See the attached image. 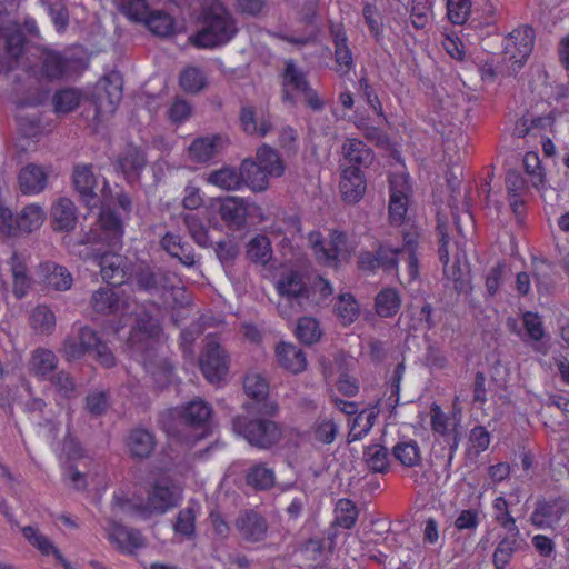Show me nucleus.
<instances>
[{
	"instance_id": "nucleus-9",
	"label": "nucleus",
	"mask_w": 569,
	"mask_h": 569,
	"mask_svg": "<svg viewBox=\"0 0 569 569\" xmlns=\"http://www.w3.org/2000/svg\"><path fill=\"white\" fill-rule=\"evenodd\" d=\"M243 389L251 399L243 406L248 415L274 416L277 413L278 406L267 399L269 385L261 375H247L243 381Z\"/></svg>"
},
{
	"instance_id": "nucleus-12",
	"label": "nucleus",
	"mask_w": 569,
	"mask_h": 569,
	"mask_svg": "<svg viewBox=\"0 0 569 569\" xmlns=\"http://www.w3.org/2000/svg\"><path fill=\"white\" fill-rule=\"evenodd\" d=\"M307 286L298 271L284 272L276 282L279 296L297 312L306 311Z\"/></svg>"
},
{
	"instance_id": "nucleus-32",
	"label": "nucleus",
	"mask_w": 569,
	"mask_h": 569,
	"mask_svg": "<svg viewBox=\"0 0 569 569\" xmlns=\"http://www.w3.org/2000/svg\"><path fill=\"white\" fill-rule=\"evenodd\" d=\"M342 153L345 160L348 162L347 168H362L369 167L373 161V152L366 143L359 139H347L342 144Z\"/></svg>"
},
{
	"instance_id": "nucleus-30",
	"label": "nucleus",
	"mask_w": 569,
	"mask_h": 569,
	"mask_svg": "<svg viewBox=\"0 0 569 569\" xmlns=\"http://www.w3.org/2000/svg\"><path fill=\"white\" fill-rule=\"evenodd\" d=\"M41 62L42 74L50 80L64 78L73 69V61L71 59L52 50H47L42 53Z\"/></svg>"
},
{
	"instance_id": "nucleus-27",
	"label": "nucleus",
	"mask_w": 569,
	"mask_h": 569,
	"mask_svg": "<svg viewBox=\"0 0 569 569\" xmlns=\"http://www.w3.org/2000/svg\"><path fill=\"white\" fill-rule=\"evenodd\" d=\"M521 546L520 530H509L505 536H499L497 547L492 555V563L496 569H506L515 553Z\"/></svg>"
},
{
	"instance_id": "nucleus-52",
	"label": "nucleus",
	"mask_w": 569,
	"mask_h": 569,
	"mask_svg": "<svg viewBox=\"0 0 569 569\" xmlns=\"http://www.w3.org/2000/svg\"><path fill=\"white\" fill-rule=\"evenodd\" d=\"M208 182L224 190H237L242 184L240 170L224 167L220 170L212 171L208 177Z\"/></svg>"
},
{
	"instance_id": "nucleus-28",
	"label": "nucleus",
	"mask_w": 569,
	"mask_h": 569,
	"mask_svg": "<svg viewBox=\"0 0 569 569\" xmlns=\"http://www.w3.org/2000/svg\"><path fill=\"white\" fill-rule=\"evenodd\" d=\"M366 180L359 168H345L341 173L340 192L346 202L357 203L366 192Z\"/></svg>"
},
{
	"instance_id": "nucleus-4",
	"label": "nucleus",
	"mask_w": 569,
	"mask_h": 569,
	"mask_svg": "<svg viewBox=\"0 0 569 569\" xmlns=\"http://www.w3.org/2000/svg\"><path fill=\"white\" fill-rule=\"evenodd\" d=\"M261 415L237 416L232 420L233 431L243 437L251 446L269 449L281 438L279 426Z\"/></svg>"
},
{
	"instance_id": "nucleus-7",
	"label": "nucleus",
	"mask_w": 569,
	"mask_h": 569,
	"mask_svg": "<svg viewBox=\"0 0 569 569\" xmlns=\"http://www.w3.org/2000/svg\"><path fill=\"white\" fill-rule=\"evenodd\" d=\"M535 31L530 27L519 28L505 40L502 59L511 66V72H519L533 49Z\"/></svg>"
},
{
	"instance_id": "nucleus-6",
	"label": "nucleus",
	"mask_w": 569,
	"mask_h": 569,
	"mask_svg": "<svg viewBox=\"0 0 569 569\" xmlns=\"http://www.w3.org/2000/svg\"><path fill=\"white\" fill-rule=\"evenodd\" d=\"M199 366L209 382L219 383L226 379L230 367V356L214 337H207Z\"/></svg>"
},
{
	"instance_id": "nucleus-45",
	"label": "nucleus",
	"mask_w": 569,
	"mask_h": 569,
	"mask_svg": "<svg viewBox=\"0 0 569 569\" xmlns=\"http://www.w3.org/2000/svg\"><path fill=\"white\" fill-rule=\"evenodd\" d=\"M143 24L156 36L166 38L174 34L176 21L162 10L152 11L143 21Z\"/></svg>"
},
{
	"instance_id": "nucleus-2",
	"label": "nucleus",
	"mask_w": 569,
	"mask_h": 569,
	"mask_svg": "<svg viewBox=\"0 0 569 569\" xmlns=\"http://www.w3.org/2000/svg\"><path fill=\"white\" fill-rule=\"evenodd\" d=\"M159 332L160 326L157 320L148 316L140 317L129 341L132 351L139 356V361L142 362L146 371L156 381L166 382L172 372V367L164 360H157L156 342L152 338L158 336Z\"/></svg>"
},
{
	"instance_id": "nucleus-57",
	"label": "nucleus",
	"mask_w": 569,
	"mask_h": 569,
	"mask_svg": "<svg viewBox=\"0 0 569 569\" xmlns=\"http://www.w3.org/2000/svg\"><path fill=\"white\" fill-rule=\"evenodd\" d=\"M181 88L190 93H198L207 87L204 72L197 67H188L180 74Z\"/></svg>"
},
{
	"instance_id": "nucleus-24",
	"label": "nucleus",
	"mask_w": 569,
	"mask_h": 569,
	"mask_svg": "<svg viewBox=\"0 0 569 569\" xmlns=\"http://www.w3.org/2000/svg\"><path fill=\"white\" fill-rule=\"evenodd\" d=\"M330 36L335 44L336 71L341 76H347L353 68L352 52L348 46V38L345 29L340 24L330 26Z\"/></svg>"
},
{
	"instance_id": "nucleus-1",
	"label": "nucleus",
	"mask_w": 569,
	"mask_h": 569,
	"mask_svg": "<svg viewBox=\"0 0 569 569\" xmlns=\"http://www.w3.org/2000/svg\"><path fill=\"white\" fill-rule=\"evenodd\" d=\"M200 19V30L190 38L198 48L223 46L238 32L236 19L221 0H202Z\"/></svg>"
},
{
	"instance_id": "nucleus-29",
	"label": "nucleus",
	"mask_w": 569,
	"mask_h": 569,
	"mask_svg": "<svg viewBox=\"0 0 569 569\" xmlns=\"http://www.w3.org/2000/svg\"><path fill=\"white\" fill-rule=\"evenodd\" d=\"M0 37L6 40L7 53L14 60H18L24 50V34L8 18L4 10L0 9Z\"/></svg>"
},
{
	"instance_id": "nucleus-3",
	"label": "nucleus",
	"mask_w": 569,
	"mask_h": 569,
	"mask_svg": "<svg viewBox=\"0 0 569 569\" xmlns=\"http://www.w3.org/2000/svg\"><path fill=\"white\" fill-rule=\"evenodd\" d=\"M212 415L209 403L194 399L187 405L164 411L159 417V426L168 436L184 439L188 429H203Z\"/></svg>"
},
{
	"instance_id": "nucleus-62",
	"label": "nucleus",
	"mask_w": 569,
	"mask_h": 569,
	"mask_svg": "<svg viewBox=\"0 0 569 569\" xmlns=\"http://www.w3.org/2000/svg\"><path fill=\"white\" fill-rule=\"evenodd\" d=\"M111 507L114 513L122 512L130 516H149L147 512L146 503L136 502L124 498L119 493L113 495Z\"/></svg>"
},
{
	"instance_id": "nucleus-22",
	"label": "nucleus",
	"mask_w": 569,
	"mask_h": 569,
	"mask_svg": "<svg viewBox=\"0 0 569 569\" xmlns=\"http://www.w3.org/2000/svg\"><path fill=\"white\" fill-rule=\"evenodd\" d=\"M565 511L563 501L559 499H538L530 521L539 529L553 528L561 520Z\"/></svg>"
},
{
	"instance_id": "nucleus-51",
	"label": "nucleus",
	"mask_w": 569,
	"mask_h": 569,
	"mask_svg": "<svg viewBox=\"0 0 569 569\" xmlns=\"http://www.w3.org/2000/svg\"><path fill=\"white\" fill-rule=\"evenodd\" d=\"M400 297L396 289L386 288L376 297V311L380 317L395 316L400 309Z\"/></svg>"
},
{
	"instance_id": "nucleus-25",
	"label": "nucleus",
	"mask_w": 569,
	"mask_h": 569,
	"mask_svg": "<svg viewBox=\"0 0 569 569\" xmlns=\"http://www.w3.org/2000/svg\"><path fill=\"white\" fill-rule=\"evenodd\" d=\"M102 279L110 286H119L126 279V260L113 251L97 257Z\"/></svg>"
},
{
	"instance_id": "nucleus-14",
	"label": "nucleus",
	"mask_w": 569,
	"mask_h": 569,
	"mask_svg": "<svg viewBox=\"0 0 569 569\" xmlns=\"http://www.w3.org/2000/svg\"><path fill=\"white\" fill-rule=\"evenodd\" d=\"M253 211H260V208L238 197L224 198L219 208L222 221L233 230L243 229L248 217L253 214Z\"/></svg>"
},
{
	"instance_id": "nucleus-42",
	"label": "nucleus",
	"mask_w": 569,
	"mask_h": 569,
	"mask_svg": "<svg viewBox=\"0 0 569 569\" xmlns=\"http://www.w3.org/2000/svg\"><path fill=\"white\" fill-rule=\"evenodd\" d=\"M246 483L257 491L269 490L276 483V473L266 463H256L247 470Z\"/></svg>"
},
{
	"instance_id": "nucleus-35",
	"label": "nucleus",
	"mask_w": 569,
	"mask_h": 569,
	"mask_svg": "<svg viewBox=\"0 0 569 569\" xmlns=\"http://www.w3.org/2000/svg\"><path fill=\"white\" fill-rule=\"evenodd\" d=\"M52 227L56 231H70L76 227L78 217L74 203L68 198H60L51 209Z\"/></svg>"
},
{
	"instance_id": "nucleus-5",
	"label": "nucleus",
	"mask_w": 569,
	"mask_h": 569,
	"mask_svg": "<svg viewBox=\"0 0 569 569\" xmlns=\"http://www.w3.org/2000/svg\"><path fill=\"white\" fill-rule=\"evenodd\" d=\"M281 98L284 103L296 106L297 100L293 92L302 94L306 104L313 111H321L325 108L323 100L310 86L307 73L299 68L293 60H286L281 73Z\"/></svg>"
},
{
	"instance_id": "nucleus-15",
	"label": "nucleus",
	"mask_w": 569,
	"mask_h": 569,
	"mask_svg": "<svg viewBox=\"0 0 569 569\" xmlns=\"http://www.w3.org/2000/svg\"><path fill=\"white\" fill-rule=\"evenodd\" d=\"M180 499L181 492L177 487L158 481L148 492L147 512L149 516L163 515L176 507Z\"/></svg>"
},
{
	"instance_id": "nucleus-56",
	"label": "nucleus",
	"mask_w": 569,
	"mask_h": 569,
	"mask_svg": "<svg viewBox=\"0 0 569 569\" xmlns=\"http://www.w3.org/2000/svg\"><path fill=\"white\" fill-rule=\"evenodd\" d=\"M121 13L134 22H141L152 12L147 0H117Z\"/></svg>"
},
{
	"instance_id": "nucleus-43",
	"label": "nucleus",
	"mask_w": 569,
	"mask_h": 569,
	"mask_svg": "<svg viewBox=\"0 0 569 569\" xmlns=\"http://www.w3.org/2000/svg\"><path fill=\"white\" fill-rule=\"evenodd\" d=\"M254 160L271 178H279L284 173L283 160L279 153L268 144H263L257 150Z\"/></svg>"
},
{
	"instance_id": "nucleus-40",
	"label": "nucleus",
	"mask_w": 569,
	"mask_h": 569,
	"mask_svg": "<svg viewBox=\"0 0 569 569\" xmlns=\"http://www.w3.org/2000/svg\"><path fill=\"white\" fill-rule=\"evenodd\" d=\"M332 295L333 288L327 279L320 276L313 278L307 286L306 311L327 306Z\"/></svg>"
},
{
	"instance_id": "nucleus-33",
	"label": "nucleus",
	"mask_w": 569,
	"mask_h": 569,
	"mask_svg": "<svg viewBox=\"0 0 569 569\" xmlns=\"http://www.w3.org/2000/svg\"><path fill=\"white\" fill-rule=\"evenodd\" d=\"M12 276V292L16 298L22 299L32 287L33 280L28 272L26 261L17 252H13L8 261Z\"/></svg>"
},
{
	"instance_id": "nucleus-48",
	"label": "nucleus",
	"mask_w": 569,
	"mask_h": 569,
	"mask_svg": "<svg viewBox=\"0 0 569 569\" xmlns=\"http://www.w3.org/2000/svg\"><path fill=\"white\" fill-rule=\"evenodd\" d=\"M335 313L343 326L353 323L360 315L355 297L351 293L339 295L335 303Z\"/></svg>"
},
{
	"instance_id": "nucleus-36",
	"label": "nucleus",
	"mask_w": 569,
	"mask_h": 569,
	"mask_svg": "<svg viewBox=\"0 0 569 569\" xmlns=\"http://www.w3.org/2000/svg\"><path fill=\"white\" fill-rule=\"evenodd\" d=\"M147 162L144 152L136 147L128 146L118 159V166L128 180L138 179Z\"/></svg>"
},
{
	"instance_id": "nucleus-54",
	"label": "nucleus",
	"mask_w": 569,
	"mask_h": 569,
	"mask_svg": "<svg viewBox=\"0 0 569 569\" xmlns=\"http://www.w3.org/2000/svg\"><path fill=\"white\" fill-rule=\"evenodd\" d=\"M335 525L345 529H351L358 519L359 510L349 499H339L335 508Z\"/></svg>"
},
{
	"instance_id": "nucleus-8",
	"label": "nucleus",
	"mask_w": 569,
	"mask_h": 569,
	"mask_svg": "<svg viewBox=\"0 0 569 569\" xmlns=\"http://www.w3.org/2000/svg\"><path fill=\"white\" fill-rule=\"evenodd\" d=\"M138 287L151 295H163L181 286L180 277L161 267L143 266L137 270Z\"/></svg>"
},
{
	"instance_id": "nucleus-58",
	"label": "nucleus",
	"mask_w": 569,
	"mask_h": 569,
	"mask_svg": "<svg viewBox=\"0 0 569 569\" xmlns=\"http://www.w3.org/2000/svg\"><path fill=\"white\" fill-rule=\"evenodd\" d=\"M217 137H204L196 139L189 147L192 159L197 162H207L212 159L217 152Z\"/></svg>"
},
{
	"instance_id": "nucleus-47",
	"label": "nucleus",
	"mask_w": 569,
	"mask_h": 569,
	"mask_svg": "<svg viewBox=\"0 0 569 569\" xmlns=\"http://www.w3.org/2000/svg\"><path fill=\"white\" fill-rule=\"evenodd\" d=\"M30 366L37 376L47 378L57 368L58 357L49 349L39 348L32 353Z\"/></svg>"
},
{
	"instance_id": "nucleus-64",
	"label": "nucleus",
	"mask_w": 569,
	"mask_h": 569,
	"mask_svg": "<svg viewBox=\"0 0 569 569\" xmlns=\"http://www.w3.org/2000/svg\"><path fill=\"white\" fill-rule=\"evenodd\" d=\"M470 0H448L447 17L453 24H463L471 14Z\"/></svg>"
},
{
	"instance_id": "nucleus-23",
	"label": "nucleus",
	"mask_w": 569,
	"mask_h": 569,
	"mask_svg": "<svg viewBox=\"0 0 569 569\" xmlns=\"http://www.w3.org/2000/svg\"><path fill=\"white\" fill-rule=\"evenodd\" d=\"M359 267L370 271L378 268L387 272L396 271L398 269L397 248L380 244L373 252H363L359 257Z\"/></svg>"
},
{
	"instance_id": "nucleus-38",
	"label": "nucleus",
	"mask_w": 569,
	"mask_h": 569,
	"mask_svg": "<svg viewBox=\"0 0 569 569\" xmlns=\"http://www.w3.org/2000/svg\"><path fill=\"white\" fill-rule=\"evenodd\" d=\"M243 131L250 136L264 137L272 130V123L268 116L257 117L251 106L241 107L239 114Z\"/></svg>"
},
{
	"instance_id": "nucleus-53",
	"label": "nucleus",
	"mask_w": 569,
	"mask_h": 569,
	"mask_svg": "<svg viewBox=\"0 0 569 569\" xmlns=\"http://www.w3.org/2000/svg\"><path fill=\"white\" fill-rule=\"evenodd\" d=\"M30 325L38 333L50 335L56 327V316L49 307L40 305L32 310Z\"/></svg>"
},
{
	"instance_id": "nucleus-31",
	"label": "nucleus",
	"mask_w": 569,
	"mask_h": 569,
	"mask_svg": "<svg viewBox=\"0 0 569 569\" xmlns=\"http://www.w3.org/2000/svg\"><path fill=\"white\" fill-rule=\"evenodd\" d=\"M156 445L157 441L154 435L144 428L132 429L127 440L130 456L139 460L149 458L152 455Z\"/></svg>"
},
{
	"instance_id": "nucleus-60",
	"label": "nucleus",
	"mask_w": 569,
	"mask_h": 569,
	"mask_svg": "<svg viewBox=\"0 0 569 569\" xmlns=\"http://www.w3.org/2000/svg\"><path fill=\"white\" fill-rule=\"evenodd\" d=\"M173 530L176 535L187 539H192L196 536V511L193 508L187 507L178 512Z\"/></svg>"
},
{
	"instance_id": "nucleus-39",
	"label": "nucleus",
	"mask_w": 569,
	"mask_h": 569,
	"mask_svg": "<svg viewBox=\"0 0 569 569\" xmlns=\"http://www.w3.org/2000/svg\"><path fill=\"white\" fill-rule=\"evenodd\" d=\"M240 176L251 190L261 192L268 189L270 174L259 166L253 159H244L240 164Z\"/></svg>"
},
{
	"instance_id": "nucleus-50",
	"label": "nucleus",
	"mask_w": 569,
	"mask_h": 569,
	"mask_svg": "<svg viewBox=\"0 0 569 569\" xmlns=\"http://www.w3.org/2000/svg\"><path fill=\"white\" fill-rule=\"evenodd\" d=\"M295 333L302 343L311 346L320 340L322 330L316 318L305 316L298 319Z\"/></svg>"
},
{
	"instance_id": "nucleus-19",
	"label": "nucleus",
	"mask_w": 569,
	"mask_h": 569,
	"mask_svg": "<svg viewBox=\"0 0 569 569\" xmlns=\"http://www.w3.org/2000/svg\"><path fill=\"white\" fill-rule=\"evenodd\" d=\"M82 347L87 355H92L94 360L104 368H112L116 365V357L109 346L101 339L99 333L88 326L78 329Z\"/></svg>"
},
{
	"instance_id": "nucleus-13",
	"label": "nucleus",
	"mask_w": 569,
	"mask_h": 569,
	"mask_svg": "<svg viewBox=\"0 0 569 569\" xmlns=\"http://www.w3.org/2000/svg\"><path fill=\"white\" fill-rule=\"evenodd\" d=\"M99 232H91L87 237L88 242H104L111 250L121 247L123 237V223L111 209L102 208L99 216Z\"/></svg>"
},
{
	"instance_id": "nucleus-59",
	"label": "nucleus",
	"mask_w": 569,
	"mask_h": 569,
	"mask_svg": "<svg viewBox=\"0 0 569 569\" xmlns=\"http://www.w3.org/2000/svg\"><path fill=\"white\" fill-rule=\"evenodd\" d=\"M377 415L373 410H362L359 412L351 426L349 441H358L365 437L373 427Z\"/></svg>"
},
{
	"instance_id": "nucleus-18",
	"label": "nucleus",
	"mask_w": 569,
	"mask_h": 569,
	"mask_svg": "<svg viewBox=\"0 0 569 569\" xmlns=\"http://www.w3.org/2000/svg\"><path fill=\"white\" fill-rule=\"evenodd\" d=\"M420 234L416 229L402 232V246L397 248L398 263L403 262L408 282L416 280L419 276Z\"/></svg>"
},
{
	"instance_id": "nucleus-46",
	"label": "nucleus",
	"mask_w": 569,
	"mask_h": 569,
	"mask_svg": "<svg viewBox=\"0 0 569 569\" xmlns=\"http://www.w3.org/2000/svg\"><path fill=\"white\" fill-rule=\"evenodd\" d=\"M408 197L405 188L398 189L396 181H390L389 219L391 224H400L405 220Z\"/></svg>"
},
{
	"instance_id": "nucleus-16",
	"label": "nucleus",
	"mask_w": 569,
	"mask_h": 569,
	"mask_svg": "<svg viewBox=\"0 0 569 569\" xmlns=\"http://www.w3.org/2000/svg\"><path fill=\"white\" fill-rule=\"evenodd\" d=\"M430 413L432 431L441 435L449 446L448 465H451L460 442V433L457 429L458 425L453 418L448 417L436 403L431 406Z\"/></svg>"
},
{
	"instance_id": "nucleus-41",
	"label": "nucleus",
	"mask_w": 569,
	"mask_h": 569,
	"mask_svg": "<svg viewBox=\"0 0 569 569\" xmlns=\"http://www.w3.org/2000/svg\"><path fill=\"white\" fill-rule=\"evenodd\" d=\"M363 461L368 470L386 473L390 468L389 450L380 443L369 445L363 449Z\"/></svg>"
},
{
	"instance_id": "nucleus-63",
	"label": "nucleus",
	"mask_w": 569,
	"mask_h": 569,
	"mask_svg": "<svg viewBox=\"0 0 569 569\" xmlns=\"http://www.w3.org/2000/svg\"><path fill=\"white\" fill-rule=\"evenodd\" d=\"M23 537L36 547L42 555H54V550H58L51 540L42 535L38 529L31 526L22 528Z\"/></svg>"
},
{
	"instance_id": "nucleus-10",
	"label": "nucleus",
	"mask_w": 569,
	"mask_h": 569,
	"mask_svg": "<svg viewBox=\"0 0 569 569\" xmlns=\"http://www.w3.org/2000/svg\"><path fill=\"white\" fill-rule=\"evenodd\" d=\"M93 99L96 118L104 120L112 116L122 99V79L119 73H111L104 77Z\"/></svg>"
},
{
	"instance_id": "nucleus-21",
	"label": "nucleus",
	"mask_w": 569,
	"mask_h": 569,
	"mask_svg": "<svg viewBox=\"0 0 569 569\" xmlns=\"http://www.w3.org/2000/svg\"><path fill=\"white\" fill-rule=\"evenodd\" d=\"M37 274L40 283L56 291H67L73 282L71 272L66 267L52 261L41 262L38 266Z\"/></svg>"
},
{
	"instance_id": "nucleus-11",
	"label": "nucleus",
	"mask_w": 569,
	"mask_h": 569,
	"mask_svg": "<svg viewBox=\"0 0 569 569\" xmlns=\"http://www.w3.org/2000/svg\"><path fill=\"white\" fill-rule=\"evenodd\" d=\"M308 239L319 263L329 267L337 266L338 257L346 248V233L338 230H331L329 240L325 241L320 232L312 231L309 233Z\"/></svg>"
},
{
	"instance_id": "nucleus-20",
	"label": "nucleus",
	"mask_w": 569,
	"mask_h": 569,
	"mask_svg": "<svg viewBox=\"0 0 569 569\" xmlns=\"http://www.w3.org/2000/svg\"><path fill=\"white\" fill-rule=\"evenodd\" d=\"M73 187L80 199L89 207H97L100 202L96 192L98 180L92 170V164L78 163L72 172Z\"/></svg>"
},
{
	"instance_id": "nucleus-37",
	"label": "nucleus",
	"mask_w": 569,
	"mask_h": 569,
	"mask_svg": "<svg viewBox=\"0 0 569 569\" xmlns=\"http://www.w3.org/2000/svg\"><path fill=\"white\" fill-rule=\"evenodd\" d=\"M276 353L279 365L292 373L302 372L307 367L305 352L292 343H280Z\"/></svg>"
},
{
	"instance_id": "nucleus-49",
	"label": "nucleus",
	"mask_w": 569,
	"mask_h": 569,
	"mask_svg": "<svg viewBox=\"0 0 569 569\" xmlns=\"http://www.w3.org/2000/svg\"><path fill=\"white\" fill-rule=\"evenodd\" d=\"M46 212L39 204H29L23 208L19 217L13 220L17 227L26 232L38 229L44 221Z\"/></svg>"
},
{
	"instance_id": "nucleus-34",
	"label": "nucleus",
	"mask_w": 569,
	"mask_h": 569,
	"mask_svg": "<svg viewBox=\"0 0 569 569\" xmlns=\"http://www.w3.org/2000/svg\"><path fill=\"white\" fill-rule=\"evenodd\" d=\"M240 535L249 541H261L267 533L266 520L254 511H246L236 522Z\"/></svg>"
},
{
	"instance_id": "nucleus-26",
	"label": "nucleus",
	"mask_w": 569,
	"mask_h": 569,
	"mask_svg": "<svg viewBox=\"0 0 569 569\" xmlns=\"http://www.w3.org/2000/svg\"><path fill=\"white\" fill-rule=\"evenodd\" d=\"M19 188L23 194H38L48 184V171L36 163L24 166L18 176Z\"/></svg>"
},
{
	"instance_id": "nucleus-44",
	"label": "nucleus",
	"mask_w": 569,
	"mask_h": 569,
	"mask_svg": "<svg viewBox=\"0 0 569 569\" xmlns=\"http://www.w3.org/2000/svg\"><path fill=\"white\" fill-rule=\"evenodd\" d=\"M392 455L400 465L407 468L418 467L422 460L419 445L411 439L397 442L392 448Z\"/></svg>"
},
{
	"instance_id": "nucleus-55",
	"label": "nucleus",
	"mask_w": 569,
	"mask_h": 569,
	"mask_svg": "<svg viewBox=\"0 0 569 569\" xmlns=\"http://www.w3.org/2000/svg\"><path fill=\"white\" fill-rule=\"evenodd\" d=\"M119 305V297L110 288H101L93 292L91 306L98 313L114 312Z\"/></svg>"
},
{
	"instance_id": "nucleus-61",
	"label": "nucleus",
	"mask_w": 569,
	"mask_h": 569,
	"mask_svg": "<svg viewBox=\"0 0 569 569\" xmlns=\"http://www.w3.org/2000/svg\"><path fill=\"white\" fill-rule=\"evenodd\" d=\"M80 340V335L78 329L68 335L59 349L62 357L68 361H74L83 358L87 353Z\"/></svg>"
},
{
	"instance_id": "nucleus-17",
	"label": "nucleus",
	"mask_w": 569,
	"mask_h": 569,
	"mask_svg": "<svg viewBox=\"0 0 569 569\" xmlns=\"http://www.w3.org/2000/svg\"><path fill=\"white\" fill-rule=\"evenodd\" d=\"M106 531L109 541L122 552L132 553L144 546V539L139 530L126 527L114 519H108Z\"/></svg>"
}]
</instances>
